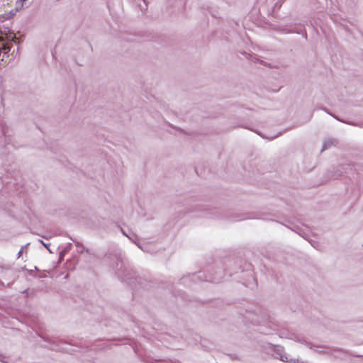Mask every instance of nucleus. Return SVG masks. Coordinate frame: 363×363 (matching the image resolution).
<instances>
[{
  "mask_svg": "<svg viewBox=\"0 0 363 363\" xmlns=\"http://www.w3.org/2000/svg\"><path fill=\"white\" fill-rule=\"evenodd\" d=\"M276 357L279 359L280 360L285 362H289V363H304L303 362H301L298 359H290L289 360L287 357L282 355L278 352H276Z\"/></svg>",
  "mask_w": 363,
  "mask_h": 363,
  "instance_id": "1",
  "label": "nucleus"
},
{
  "mask_svg": "<svg viewBox=\"0 0 363 363\" xmlns=\"http://www.w3.org/2000/svg\"><path fill=\"white\" fill-rule=\"evenodd\" d=\"M9 50V47L0 39V50Z\"/></svg>",
  "mask_w": 363,
  "mask_h": 363,
  "instance_id": "2",
  "label": "nucleus"
},
{
  "mask_svg": "<svg viewBox=\"0 0 363 363\" xmlns=\"http://www.w3.org/2000/svg\"><path fill=\"white\" fill-rule=\"evenodd\" d=\"M26 0H18L16 1V9H22L23 7V2H25Z\"/></svg>",
  "mask_w": 363,
  "mask_h": 363,
  "instance_id": "3",
  "label": "nucleus"
},
{
  "mask_svg": "<svg viewBox=\"0 0 363 363\" xmlns=\"http://www.w3.org/2000/svg\"><path fill=\"white\" fill-rule=\"evenodd\" d=\"M331 145V142L328 141V142H325L324 143V145H323V149H325L327 148L328 146H330Z\"/></svg>",
  "mask_w": 363,
  "mask_h": 363,
  "instance_id": "4",
  "label": "nucleus"
},
{
  "mask_svg": "<svg viewBox=\"0 0 363 363\" xmlns=\"http://www.w3.org/2000/svg\"><path fill=\"white\" fill-rule=\"evenodd\" d=\"M40 242H41V243H42V244H43V245L47 248V249H48V244H46V243L43 242L42 240H40Z\"/></svg>",
  "mask_w": 363,
  "mask_h": 363,
  "instance_id": "5",
  "label": "nucleus"
},
{
  "mask_svg": "<svg viewBox=\"0 0 363 363\" xmlns=\"http://www.w3.org/2000/svg\"><path fill=\"white\" fill-rule=\"evenodd\" d=\"M21 255V250L19 252L18 255L20 256Z\"/></svg>",
  "mask_w": 363,
  "mask_h": 363,
  "instance_id": "6",
  "label": "nucleus"
}]
</instances>
